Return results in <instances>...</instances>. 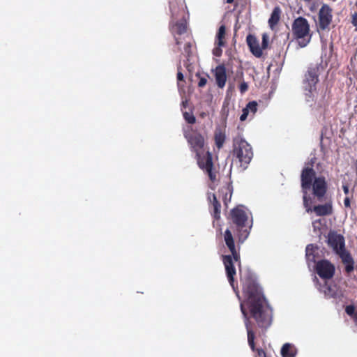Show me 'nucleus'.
Returning <instances> with one entry per match:
<instances>
[{
    "label": "nucleus",
    "mask_w": 357,
    "mask_h": 357,
    "mask_svg": "<svg viewBox=\"0 0 357 357\" xmlns=\"http://www.w3.org/2000/svg\"><path fill=\"white\" fill-rule=\"evenodd\" d=\"M268 36L266 33H264L262 36V46H261L263 50L265 49L268 45Z\"/></svg>",
    "instance_id": "obj_30"
},
{
    "label": "nucleus",
    "mask_w": 357,
    "mask_h": 357,
    "mask_svg": "<svg viewBox=\"0 0 357 357\" xmlns=\"http://www.w3.org/2000/svg\"><path fill=\"white\" fill-rule=\"evenodd\" d=\"M314 211L317 215H326L332 213V206L331 204H325L324 205H318L311 208L310 211Z\"/></svg>",
    "instance_id": "obj_17"
},
{
    "label": "nucleus",
    "mask_w": 357,
    "mask_h": 357,
    "mask_svg": "<svg viewBox=\"0 0 357 357\" xmlns=\"http://www.w3.org/2000/svg\"><path fill=\"white\" fill-rule=\"evenodd\" d=\"M332 20V12L328 6L324 4L321 8L319 13V25L324 30L328 27Z\"/></svg>",
    "instance_id": "obj_12"
},
{
    "label": "nucleus",
    "mask_w": 357,
    "mask_h": 357,
    "mask_svg": "<svg viewBox=\"0 0 357 357\" xmlns=\"http://www.w3.org/2000/svg\"><path fill=\"white\" fill-rule=\"evenodd\" d=\"M257 110V103L255 101L250 102L243 109L242 114L240 116L241 121H245L248 116H253Z\"/></svg>",
    "instance_id": "obj_16"
},
{
    "label": "nucleus",
    "mask_w": 357,
    "mask_h": 357,
    "mask_svg": "<svg viewBox=\"0 0 357 357\" xmlns=\"http://www.w3.org/2000/svg\"><path fill=\"white\" fill-rule=\"evenodd\" d=\"M319 3H321L320 0H314V2H312L310 5V10L314 12L317 10V6H319Z\"/></svg>",
    "instance_id": "obj_29"
},
{
    "label": "nucleus",
    "mask_w": 357,
    "mask_h": 357,
    "mask_svg": "<svg viewBox=\"0 0 357 357\" xmlns=\"http://www.w3.org/2000/svg\"><path fill=\"white\" fill-rule=\"evenodd\" d=\"M231 218L238 227L245 226V222L248 218V211L243 207H237L231 211Z\"/></svg>",
    "instance_id": "obj_10"
},
{
    "label": "nucleus",
    "mask_w": 357,
    "mask_h": 357,
    "mask_svg": "<svg viewBox=\"0 0 357 357\" xmlns=\"http://www.w3.org/2000/svg\"><path fill=\"white\" fill-rule=\"evenodd\" d=\"M225 135L221 130H216L215 133V142L218 148H221L225 142Z\"/></svg>",
    "instance_id": "obj_24"
},
{
    "label": "nucleus",
    "mask_w": 357,
    "mask_h": 357,
    "mask_svg": "<svg viewBox=\"0 0 357 357\" xmlns=\"http://www.w3.org/2000/svg\"><path fill=\"white\" fill-rule=\"evenodd\" d=\"M225 35L226 28L225 25H221L215 36V47L213 50V53L216 56H220L222 54V47L225 45Z\"/></svg>",
    "instance_id": "obj_11"
},
{
    "label": "nucleus",
    "mask_w": 357,
    "mask_h": 357,
    "mask_svg": "<svg viewBox=\"0 0 357 357\" xmlns=\"http://www.w3.org/2000/svg\"><path fill=\"white\" fill-rule=\"evenodd\" d=\"M317 250V247L312 244L308 245L306 248V257L307 261H314L315 260V252Z\"/></svg>",
    "instance_id": "obj_22"
},
{
    "label": "nucleus",
    "mask_w": 357,
    "mask_h": 357,
    "mask_svg": "<svg viewBox=\"0 0 357 357\" xmlns=\"http://www.w3.org/2000/svg\"><path fill=\"white\" fill-rule=\"evenodd\" d=\"M344 206L349 207L350 206V200L349 197H346L344 201Z\"/></svg>",
    "instance_id": "obj_36"
},
{
    "label": "nucleus",
    "mask_w": 357,
    "mask_h": 357,
    "mask_svg": "<svg viewBox=\"0 0 357 357\" xmlns=\"http://www.w3.org/2000/svg\"><path fill=\"white\" fill-rule=\"evenodd\" d=\"M175 40H176L177 44L180 43L179 39L176 36H175Z\"/></svg>",
    "instance_id": "obj_41"
},
{
    "label": "nucleus",
    "mask_w": 357,
    "mask_h": 357,
    "mask_svg": "<svg viewBox=\"0 0 357 357\" xmlns=\"http://www.w3.org/2000/svg\"><path fill=\"white\" fill-rule=\"evenodd\" d=\"M312 227H313V229H314V231L317 234H319L321 233V229H322V227H323V223H322V220L321 219L318 220H315L312 222Z\"/></svg>",
    "instance_id": "obj_26"
},
{
    "label": "nucleus",
    "mask_w": 357,
    "mask_h": 357,
    "mask_svg": "<svg viewBox=\"0 0 357 357\" xmlns=\"http://www.w3.org/2000/svg\"><path fill=\"white\" fill-rule=\"evenodd\" d=\"M301 186L303 192V204L307 212L311 211V202L307 197V192L312 187L313 194L319 199L326 192V183L324 177H315L312 168H305L301 174Z\"/></svg>",
    "instance_id": "obj_2"
},
{
    "label": "nucleus",
    "mask_w": 357,
    "mask_h": 357,
    "mask_svg": "<svg viewBox=\"0 0 357 357\" xmlns=\"http://www.w3.org/2000/svg\"><path fill=\"white\" fill-rule=\"evenodd\" d=\"M328 244L340 257L345 265L346 271L347 273L351 272L354 268V261L350 255L344 249V237L340 234L331 231L328 236Z\"/></svg>",
    "instance_id": "obj_5"
},
{
    "label": "nucleus",
    "mask_w": 357,
    "mask_h": 357,
    "mask_svg": "<svg viewBox=\"0 0 357 357\" xmlns=\"http://www.w3.org/2000/svg\"><path fill=\"white\" fill-rule=\"evenodd\" d=\"M207 83V79L205 77H201L199 80V82H198V86L199 87H203Z\"/></svg>",
    "instance_id": "obj_32"
},
{
    "label": "nucleus",
    "mask_w": 357,
    "mask_h": 357,
    "mask_svg": "<svg viewBox=\"0 0 357 357\" xmlns=\"http://www.w3.org/2000/svg\"><path fill=\"white\" fill-rule=\"evenodd\" d=\"M352 23L357 28V13H356L352 17Z\"/></svg>",
    "instance_id": "obj_34"
},
{
    "label": "nucleus",
    "mask_w": 357,
    "mask_h": 357,
    "mask_svg": "<svg viewBox=\"0 0 357 357\" xmlns=\"http://www.w3.org/2000/svg\"><path fill=\"white\" fill-rule=\"evenodd\" d=\"M234 153L241 165L248 164L253 155L250 145L243 138L238 137L234 139Z\"/></svg>",
    "instance_id": "obj_7"
},
{
    "label": "nucleus",
    "mask_w": 357,
    "mask_h": 357,
    "mask_svg": "<svg viewBox=\"0 0 357 357\" xmlns=\"http://www.w3.org/2000/svg\"><path fill=\"white\" fill-rule=\"evenodd\" d=\"M293 33L298 39L301 47H305L310 41V26L306 19L298 17L294 22L292 26Z\"/></svg>",
    "instance_id": "obj_6"
},
{
    "label": "nucleus",
    "mask_w": 357,
    "mask_h": 357,
    "mask_svg": "<svg viewBox=\"0 0 357 357\" xmlns=\"http://www.w3.org/2000/svg\"><path fill=\"white\" fill-rule=\"evenodd\" d=\"M248 89V85L246 82H243L239 86V89L241 93H245Z\"/></svg>",
    "instance_id": "obj_31"
},
{
    "label": "nucleus",
    "mask_w": 357,
    "mask_h": 357,
    "mask_svg": "<svg viewBox=\"0 0 357 357\" xmlns=\"http://www.w3.org/2000/svg\"><path fill=\"white\" fill-rule=\"evenodd\" d=\"M220 194H221V195L222 196V200H223L225 204H227L230 201L231 197V192L229 188L227 186L223 187L221 189ZM220 197V195H219V197Z\"/></svg>",
    "instance_id": "obj_23"
},
{
    "label": "nucleus",
    "mask_w": 357,
    "mask_h": 357,
    "mask_svg": "<svg viewBox=\"0 0 357 357\" xmlns=\"http://www.w3.org/2000/svg\"><path fill=\"white\" fill-rule=\"evenodd\" d=\"M306 91V96H310V94H312L313 92L312 93H309L308 91Z\"/></svg>",
    "instance_id": "obj_42"
},
{
    "label": "nucleus",
    "mask_w": 357,
    "mask_h": 357,
    "mask_svg": "<svg viewBox=\"0 0 357 357\" xmlns=\"http://www.w3.org/2000/svg\"><path fill=\"white\" fill-rule=\"evenodd\" d=\"M224 239L231 255L223 256L222 260L229 282L233 289H235L234 286V275H236V269L234 266V261H238L239 260V255L236 250L233 236L229 229H227L225 231Z\"/></svg>",
    "instance_id": "obj_4"
},
{
    "label": "nucleus",
    "mask_w": 357,
    "mask_h": 357,
    "mask_svg": "<svg viewBox=\"0 0 357 357\" xmlns=\"http://www.w3.org/2000/svg\"><path fill=\"white\" fill-rule=\"evenodd\" d=\"M208 199L211 202H213V205L214 206V213L215 217L216 218H219L220 212V204H219L218 201L217 195L215 194H209L208 195Z\"/></svg>",
    "instance_id": "obj_20"
},
{
    "label": "nucleus",
    "mask_w": 357,
    "mask_h": 357,
    "mask_svg": "<svg viewBox=\"0 0 357 357\" xmlns=\"http://www.w3.org/2000/svg\"><path fill=\"white\" fill-rule=\"evenodd\" d=\"M250 52L256 56L260 57L262 55L263 48L259 45V43L255 36L248 35L246 38Z\"/></svg>",
    "instance_id": "obj_13"
},
{
    "label": "nucleus",
    "mask_w": 357,
    "mask_h": 357,
    "mask_svg": "<svg viewBox=\"0 0 357 357\" xmlns=\"http://www.w3.org/2000/svg\"><path fill=\"white\" fill-rule=\"evenodd\" d=\"M183 116H184V118L189 123H193L195 122V116L191 114H189L188 112H185L183 114Z\"/></svg>",
    "instance_id": "obj_27"
},
{
    "label": "nucleus",
    "mask_w": 357,
    "mask_h": 357,
    "mask_svg": "<svg viewBox=\"0 0 357 357\" xmlns=\"http://www.w3.org/2000/svg\"><path fill=\"white\" fill-rule=\"evenodd\" d=\"M320 291L324 294L326 297L331 298L336 296L335 289L328 285H325L320 289Z\"/></svg>",
    "instance_id": "obj_25"
},
{
    "label": "nucleus",
    "mask_w": 357,
    "mask_h": 357,
    "mask_svg": "<svg viewBox=\"0 0 357 357\" xmlns=\"http://www.w3.org/2000/svg\"><path fill=\"white\" fill-rule=\"evenodd\" d=\"M249 231L248 229H245L241 234L242 237H243V239L246 238L248 236Z\"/></svg>",
    "instance_id": "obj_37"
},
{
    "label": "nucleus",
    "mask_w": 357,
    "mask_h": 357,
    "mask_svg": "<svg viewBox=\"0 0 357 357\" xmlns=\"http://www.w3.org/2000/svg\"><path fill=\"white\" fill-rule=\"evenodd\" d=\"M243 290L247 298V304L250 312L260 326H267L271 324V310L267 305L259 287L251 278H245L240 270Z\"/></svg>",
    "instance_id": "obj_1"
},
{
    "label": "nucleus",
    "mask_w": 357,
    "mask_h": 357,
    "mask_svg": "<svg viewBox=\"0 0 357 357\" xmlns=\"http://www.w3.org/2000/svg\"><path fill=\"white\" fill-rule=\"evenodd\" d=\"M318 68L317 66L310 68L303 80V88L305 91L312 93L315 90V85L318 82Z\"/></svg>",
    "instance_id": "obj_8"
},
{
    "label": "nucleus",
    "mask_w": 357,
    "mask_h": 357,
    "mask_svg": "<svg viewBox=\"0 0 357 357\" xmlns=\"http://www.w3.org/2000/svg\"><path fill=\"white\" fill-rule=\"evenodd\" d=\"M241 310L242 314H243L244 318H245V327H246L247 333H248V344H249L250 347H251L252 350L255 351V342H254L255 334H254L253 331H252V328L250 326V321L247 317V314H246L245 308H244V305L242 303H241Z\"/></svg>",
    "instance_id": "obj_15"
},
{
    "label": "nucleus",
    "mask_w": 357,
    "mask_h": 357,
    "mask_svg": "<svg viewBox=\"0 0 357 357\" xmlns=\"http://www.w3.org/2000/svg\"><path fill=\"white\" fill-rule=\"evenodd\" d=\"M317 274L323 279L331 278L335 273V266L328 260H321L316 266Z\"/></svg>",
    "instance_id": "obj_9"
},
{
    "label": "nucleus",
    "mask_w": 357,
    "mask_h": 357,
    "mask_svg": "<svg viewBox=\"0 0 357 357\" xmlns=\"http://www.w3.org/2000/svg\"><path fill=\"white\" fill-rule=\"evenodd\" d=\"M213 74L215 78L216 84L218 87L222 89L227 82L226 68L223 65L218 66L213 70Z\"/></svg>",
    "instance_id": "obj_14"
},
{
    "label": "nucleus",
    "mask_w": 357,
    "mask_h": 357,
    "mask_svg": "<svg viewBox=\"0 0 357 357\" xmlns=\"http://www.w3.org/2000/svg\"><path fill=\"white\" fill-rule=\"evenodd\" d=\"M352 319H354L355 324L357 325V314H354V316L352 317Z\"/></svg>",
    "instance_id": "obj_39"
},
{
    "label": "nucleus",
    "mask_w": 357,
    "mask_h": 357,
    "mask_svg": "<svg viewBox=\"0 0 357 357\" xmlns=\"http://www.w3.org/2000/svg\"><path fill=\"white\" fill-rule=\"evenodd\" d=\"M234 0H227V3H232Z\"/></svg>",
    "instance_id": "obj_43"
},
{
    "label": "nucleus",
    "mask_w": 357,
    "mask_h": 357,
    "mask_svg": "<svg viewBox=\"0 0 357 357\" xmlns=\"http://www.w3.org/2000/svg\"><path fill=\"white\" fill-rule=\"evenodd\" d=\"M346 312L351 317V318L356 314L357 313L355 312V307L354 305H348L346 307Z\"/></svg>",
    "instance_id": "obj_28"
},
{
    "label": "nucleus",
    "mask_w": 357,
    "mask_h": 357,
    "mask_svg": "<svg viewBox=\"0 0 357 357\" xmlns=\"http://www.w3.org/2000/svg\"><path fill=\"white\" fill-rule=\"evenodd\" d=\"M343 190L345 194H348L349 187L347 185H343Z\"/></svg>",
    "instance_id": "obj_38"
},
{
    "label": "nucleus",
    "mask_w": 357,
    "mask_h": 357,
    "mask_svg": "<svg viewBox=\"0 0 357 357\" xmlns=\"http://www.w3.org/2000/svg\"><path fill=\"white\" fill-rule=\"evenodd\" d=\"M185 137L191 150L196 153L199 167L208 173L211 181L215 180V176L211 171L213 167L212 155L208 151L205 154L204 137L198 132H193L190 135L185 134Z\"/></svg>",
    "instance_id": "obj_3"
},
{
    "label": "nucleus",
    "mask_w": 357,
    "mask_h": 357,
    "mask_svg": "<svg viewBox=\"0 0 357 357\" xmlns=\"http://www.w3.org/2000/svg\"><path fill=\"white\" fill-rule=\"evenodd\" d=\"M280 9L278 7L275 8L268 20V23L271 28L278 22L280 19Z\"/></svg>",
    "instance_id": "obj_21"
},
{
    "label": "nucleus",
    "mask_w": 357,
    "mask_h": 357,
    "mask_svg": "<svg viewBox=\"0 0 357 357\" xmlns=\"http://www.w3.org/2000/svg\"><path fill=\"white\" fill-rule=\"evenodd\" d=\"M183 78H184V77H183V73H181V72H178V73H177V79L178 81H183Z\"/></svg>",
    "instance_id": "obj_35"
},
{
    "label": "nucleus",
    "mask_w": 357,
    "mask_h": 357,
    "mask_svg": "<svg viewBox=\"0 0 357 357\" xmlns=\"http://www.w3.org/2000/svg\"><path fill=\"white\" fill-rule=\"evenodd\" d=\"M296 350L294 347L289 344H284L281 349V355L282 357H295Z\"/></svg>",
    "instance_id": "obj_19"
},
{
    "label": "nucleus",
    "mask_w": 357,
    "mask_h": 357,
    "mask_svg": "<svg viewBox=\"0 0 357 357\" xmlns=\"http://www.w3.org/2000/svg\"><path fill=\"white\" fill-rule=\"evenodd\" d=\"M187 104H188V101H187V100H183V101H182V106H183V107H186V105H187Z\"/></svg>",
    "instance_id": "obj_40"
},
{
    "label": "nucleus",
    "mask_w": 357,
    "mask_h": 357,
    "mask_svg": "<svg viewBox=\"0 0 357 357\" xmlns=\"http://www.w3.org/2000/svg\"><path fill=\"white\" fill-rule=\"evenodd\" d=\"M187 30V23L185 20L182 19L180 22L172 25V31L174 35H182L185 33Z\"/></svg>",
    "instance_id": "obj_18"
},
{
    "label": "nucleus",
    "mask_w": 357,
    "mask_h": 357,
    "mask_svg": "<svg viewBox=\"0 0 357 357\" xmlns=\"http://www.w3.org/2000/svg\"><path fill=\"white\" fill-rule=\"evenodd\" d=\"M257 357H266V354L262 349H257Z\"/></svg>",
    "instance_id": "obj_33"
}]
</instances>
